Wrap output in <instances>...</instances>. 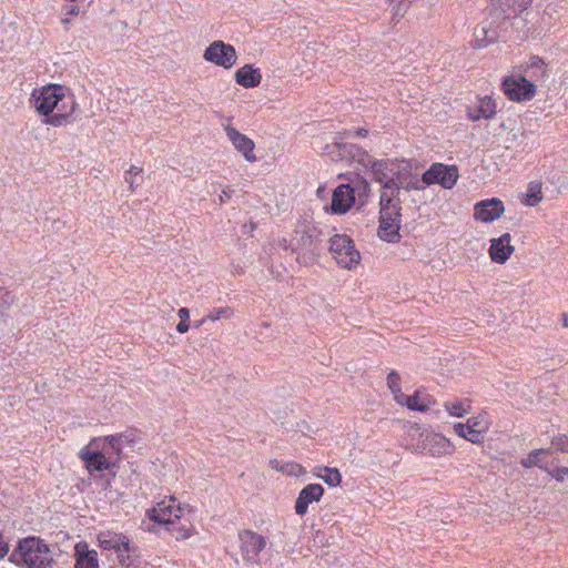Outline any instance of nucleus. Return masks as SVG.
<instances>
[{"instance_id":"1","label":"nucleus","mask_w":568,"mask_h":568,"mask_svg":"<svg viewBox=\"0 0 568 568\" xmlns=\"http://www.w3.org/2000/svg\"><path fill=\"white\" fill-rule=\"evenodd\" d=\"M531 3L532 0H491L486 18L474 30V48L483 49L506 39L509 27L516 29V39L526 38V21L519 14Z\"/></svg>"},{"instance_id":"2","label":"nucleus","mask_w":568,"mask_h":568,"mask_svg":"<svg viewBox=\"0 0 568 568\" xmlns=\"http://www.w3.org/2000/svg\"><path fill=\"white\" fill-rule=\"evenodd\" d=\"M10 561L24 568H53L55 565L50 546L37 536L19 539Z\"/></svg>"},{"instance_id":"3","label":"nucleus","mask_w":568,"mask_h":568,"mask_svg":"<svg viewBox=\"0 0 568 568\" xmlns=\"http://www.w3.org/2000/svg\"><path fill=\"white\" fill-rule=\"evenodd\" d=\"M30 102L41 115H49L60 106L65 109L68 104H71V110H75L78 105L74 95L69 93L68 89L61 84H47L40 89H34Z\"/></svg>"},{"instance_id":"4","label":"nucleus","mask_w":568,"mask_h":568,"mask_svg":"<svg viewBox=\"0 0 568 568\" xmlns=\"http://www.w3.org/2000/svg\"><path fill=\"white\" fill-rule=\"evenodd\" d=\"M97 541L102 550L114 551L122 567L131 568L138 565L140 548L125 534L103 530L97 535Z\"/></svg>"},{"instance_id":"5","label":"nucleus","mask_w":568,"mask_h":568,"mask_svg":"<svg viewBox=\"0 0 568 568\" xmlns=\"http://www.w3.org/2000/svg\"><path fill=\"white\" fill-rule=\"evenodd\" d=\"M329 252L336 263L346 270L355 268L361 262L354 241L346 234H335L329 239Z\"/></svg>"},{"instance_id":"6","label":"nucleus","mask_w":568,"mask_h":568,"mask_svg":"<svg viewBox=\"0 0 568 568\" xmlns=\"http://www.w3.org/2000/svg\"><path fill=\"white\" fill-rule=\"evenodd\" d=\"M323 154L333 162H356L361 166L369 162V153L353 143L335 141L331 144H326Z\"/></svg>"},{"instance_id":"7","label":"nucleus","mask_w":568,"mask_h":568,"mask_svg":"<svg viewBox=\"0 0 568 568\" xmlns=\"http://www.w3.org/2000/svg\"><path fill=\"white\" fill-rule=\"evenodd\" d=\"M503 91L510 101L527 102L535 98L537 85L526 77L508 75L503 80Z\"/></svg>"},{"instance_id":"8","label":"nucleus","mask_w":568,"mask_h":568,"mask_svg":"<svg viewBox=\"0 0 568 568\" xmlns=\"http://www.w3.org/2000/svg\"><path fill=\"white\" fill-rule=\"evenodd\" d=\"M458 170L456 165H446L443 163H433L422 175V184H439L444 189H453L458 180Z\"/></svg>"},{"instance_id":"9","label":"nucleus","mask_w":568,"mask_h":568,"mask_svg":"<svg viewBox=\"0 0 568 568\" xmlns=\"http://www.w3.org/2000/svg\"><path fill=\"white\" fill-rule=\"evenodd\" d=\"M490 425L489 416L487 413L473 416L467 419L466 424L456 423L454 425L455 433L471 442L473 444H479L484 439V435L488 432Z\"/></svg>"},{"instance_id":"10","label":"nucleus","mask_w":568,"mask_h":568,"mask_svg":"<svg viewBox=\"0 0 568 568\" xmlns=\"http://www.w3.org/2000/svg\"><path fill=\"white\" fill-rule=\"evenodd\" d=\"M80 458L91 475L104 470H108L113 477L116 475V469L119 468L116 466V457H106L90 445L81 449Z\"/></svg>"},{"instance_id":"11","label":"nucleus","mask_w":568,"mask_h":568,"mask_svg":"<svg viewBox=\"0 0 568 568\" xmlns=\"http://www.w3.org/2000/svg\"><path fill=\"white\" fill-rule=\"evenodd\" d=\"M176 498L170 497L159 501L153 508L148 509L146 517L160 525H174L176 519L183 516L184 507L176 505Z\"/></svg>"},{"instance_id":"12","label":"nucleus","mask_w":568,"mask_h":568,"mask_svg":"<svg viewBox=\"0 0 568 568\" xmlns=\"http://www.w3.org/2000/svg\"><path fill=\"white\" fill-rule=\"evenodd\" d=\"M203 58L215 65L230 69L236 63L237 54L232 44L216 40L205 49Z\"/></svg>"},{"instance_id":"13","label":"nucleus","mask_w":568,"mask_h":568,"mask_svg":"<svg viewBox=\"0 0 568 568\" xmlns=\"http://www.w3.org/2000/svg\"><path fill=\"white\" fill-rule=\"evenodd\" d=\"M241 552L243 559L251 564H257L260 552L265 548L266 541L263 536L253 530H243L239 534Z\"/></svg>"},{"instance_id":"14","label":"nucleus","mask_w":568,"mask_h":568,"mask_svg":"<svg viewBox=\"0 0 568 568\" xmlns=\"http://www.w3.org/2000/svg\"><path fill=\"white\" fill-rule=\"evenodd\" d=\"M394 169L395 170L393 171L392 180L395 182V184H397L399 190H424L422 178H418L417 174H413L412 164L409 161L397 159V165H394Z\"/></svg>"},{"instance_id":"15","label":"nucleus","mask_w":568,"mask_h":568,"mask_svg":"<svg viewBox=\"0 0 568 568\" xmlns=\"http://www.w3.org/2000/svg\"><path fill=\"white\" fill-rule=\"evenodd\" d=\"M422 440L418 444L420 453L432 457H439L452 450L450 442L438 433L427 432L420 434Z\"/></svg>"},{"instance_id":"16","label":"nucleus","mask_w":568,"mask_h":568,"mask_svg":"<svg viewBox=\"0 0 568 568\" xmlns=\"http://www.w3.org/2000/svg\"><path fill=\"white\" fill-rule=\"evenodd\" d=\"M129 439L126 435L115 434L106 436L103 439H92L89 445L106 457H116V466H119L121 460L122 446Z\"/></svg>"},{"instance_id":"17","label":"nucleus","mask_w":568,"mask_h":568,"mask_svg":"<svg viewBox=\"0 0 568 568\" xmlns=\"http://www.w3.org/2000/svg\"><path fill=\"white\" fill-rule=\"evenodd\" d=\"M505 212V205L497 197L479 201L474 207V219L484 223H491Z\"/></svg>"},{"instance_id":"18","label":"nucleus","mask_w":568,"mask_h":568,"mask_svg":"<svg viewBox=\"0 0 568 568\" xmlns=\"http://www.w3.org/2000/svg\"><path fill=\"white\" fill-rule=\"evenodd\" d=\"M224 131L233 146L244 156L247 162L256 161V155L254 153L255 143L252 139L245 134H242L230 124L224 125Z\"/></svg>"},{"instance_id":"19","label":"nucleus","mask_w":568,"mask_h":568,"mask_svg":"<svg viewBox=\"0 0 568 568\" xmlns=\"http://www.w3.org/2000/svg\"><path fill=\"white\" fill-rule=\"evenodd\" d=\"M496 102L489 95L477 97L474 104L467 105L466 116L470 121L490 120L496 114Z\"/></svg>"},{"instance_id":"20","label":"nucleus","mask_w":568,"mask_h":568,"mask_svg":"<svg viewBox=\"0 0 568 568\" xmlns=\"http://www.w3.org/2000/svg\"><path fill=\"white\" fill-rule=\"evenodd\" d=\"M394 165H397V159L375 160L369 155V162L362 168L371 171L374 181L385 185L393 178Z\"/></svg>"},{"instance_id":"21","label":"nucleus","mask_w":568,"mask_h":568,"mask_svg":"<svg viewBox=\"0 0 568 568\" xmlns=\"http://www.w3.org/2000/svg\"><path fill=\"white\" fill-rule=\"evenodd\" d=\"M354 203V189L351 184H341L333 191L331 211L333 214H345Z\"/></svg>"},{"instance_id":"22","label":"nucleus","mask_w":568,"mask_h":568,"mask_svg":"<svg viewBox=\"0 0 568 568\" xmlns=\"http://www.w3.org/2000/svg\"><path fill=\"white\" fill-rule=\"evenodd\" d=\"M511 235L504 233L497 239L490 240L489 256L494 263L505 264L515 251V247L510 244Z\"/></svg>"},{"instance_id":"23","label":"nucleus","mask_w":568,"mask_h":568,"mask_svg":"<svg viewBox=\"0 0 568 568\" xmlns=\"http://www.w3.org/2000/svg\"><path fill=\"white\" fill-rule=\"evenodd\" d=\"M324 488L321 484H308L300 493L295 500V513L300 516L307 514L308 506L314 501H320L323 497Z\"/></svg>"},{"instance_id":"24","label":"nucleus","mask_w":568,"mask_h":568,"mask_svg":"<svg viewBox=\"0 0 568 568\" xmlns=\"http://www.w3.org/2000/svg\"><path fill=\"white\" fill-rule=\"evenodd\" d=\"M74 566L73 568H99V555L95 549H91L87 541H79L74 546Z\"/></svg>"},{"instance_id":"25","label":"nucleus","mask_w":568,"mask_h":568,"mask_svg":"<svg viewBox=\"0 0 568 568\" xmlns=\"http://www.w3.org/2000/svg\"><path fill=\"white\" fill-rule=\"evenodd\" d=\"M396 402L410 410L425 412L432 405L433 398L424 392L416 390L413 395L399 394Z\"/></svg>"},{"instance_id":"26","label":"nucleus","mask_w":568,"mask_h":568,"mask_svg":"<svg viewBox=\"0 0 568 568\" xmlns=\"http://www.w3.org/2000/svg\"><path fill=\"white\" fill-rule=\"evenodd\" d=\"M317 239L308 232H303L292 252L297 253V260H312L318 250Z\"/></svg>"},{"instance_id":"27","label":"nucleus","mask_w":568,"mask_h":568,"mask_svg":"<svg viewBox=\"0 0 568 568\" xmlns=\"http://www.w3.org/2000/svg\"><path fill=\"white\" fill-rule=\"evenodd\" d=\"M262 74L258 68L245 64L235 72V82L243 88H255L261 83Z\"/></svg>"},{"instance_id":"28","label":"nucleus","mask_w":568,"mask_h":568,"mask_svg":"<svg viewBox=\"0 0 568 568\" xmlns=\"http://www.w3.org/2000/svg\"><path fill=\"white\" fill-rule=\"evenodd\" d=\"M524 73L532 83L544 81L548 77L547 64L540 57L531 55L524 68Z\"/></svg>"},{"instance_id":"29","label":"nucleus","mask_w":568,"mask_h":568,"mask_svg":"<svg viewBox=\"0 0 568 568\" xmlns=\"http://www.w3.org/2000/svg\"><path fill=\"white\" fill-rule=\"evenodd\" d=\"M402 220L397 221H385L379 220L378 226V236L382 241L388 243H396L400 240L399 230H400Z\"/></svg>"},{"instance_id":"30","label":"nucleus","mask_w":568,"mask_h":568,"mask_svg":"<svg viewBox=\"0 0 568 568\" xmlns=\"http://www.w3.org/2000/svg\"><path fill=\"white\" fill-rule=\"evenodd\" d=\"M551 448H539L531 450L527 457L520 460V465L524 468L538 467L542 470H548L549 463L542 458L545 454H549Z\"/></svg>"},{"instance_id":"31","label":"nucleus","mask_w":568,"mask_h":568,"mask_svg":"<svg viewBox=\"0 0 568 568\" xmlns=\"http://www.w3.org/2000/svg\"><path fill=\"white\" fill-rule=\"evenodd\" d=\"M74 110H71V104H68V108L62 109V106L58 108L57 113H50L49 115H44L45 119L43 123L50 124L52 126H62L71 122V118Z\"/></svg>"},{"instance_id":"32","label":"nucleus","mask_w":568,"mask_h":568,"mask_svg":"<svg viewBox=\"0 0 568 568\" xmlns=\"http://www.w3.org/2000/svg\"><path fill=\"white\" fill-rule=\"evenodd\" d=\"M384 203H379V220L385 221H397L402 220V206L400 203L389 204V200L384 197Z\"/></svg>"},{"instance_id":"33","label":"nucleus","mask_w":568,"mask_h":568,"mask_svg":"<svg viewBox=\"0 0 568 568\" xmlns=\"http://www.w3.org/2000/svg\"><path fill=\"white\" fill-rule=\"evenodd\" d=\"M542 200L541 182L531 181L523 200L527 206H536Z\"/></svg>"},{"instance_id":"34","label":"nucleus","mask_w":568,"mask_h":568,"mask_svg":"<svg viewBox=\"0 0 568 568\" xmlns=\"http://www.w3.org/2000/svg\"><path fill=\"white\" fill-rule=\"evenodd\" d=\"M399 191L400 190L397 187V184H395L393 180H389L385 185H382L379 203L385 204L384 197L389 200V204L400 203Z\"/></svg>"},{"instance_id":"35","label":"nucleus","mask_w":568,"mask_h":568,"mask_svg":"<svg viewBox=\"0 0 568 568\" xmlns=\"http://www.w3.org/2000/svg\"><path fill=\"white\" fill-rule=\"evenodd\" d=\"M392 9L393 20H399L405 16L409 7L417 0H386Z\"/></svg>"},{"instance_id":"36","label":"nucleus","mask_w":568,"mask_h":568,"mask_svg":"<svg viewBox=\"0 0 568 568\" xmlns=\"http://www.w3.org/2000/svg\"><path fill=\"white\" fill-rule=\"evenodd\" d=\"M446 410L449 413V415L455 417H464L466 414L469 413L470 405L467 400H456L453 403H445L444 404Z\"/></svg>"},{"instance_id":"37","label":"nucleus","mask_w":568,"mask_h":568,"mask_svg":"<svg viewBox=\"0 0 568 568\" xmlns=\"http://www.w3.org/2000/svg\"><path fill=\"white\" fill-rule=\"evenodd\" d=\"M329 487H337L342 483V475L337 468L324 467L323 474L318 475Z\"/></svg>"},{"instance_id":"38","label":"nucleus","mask_w":568,"mask_h":568,"mask_svg":"<svg viewBox=\"0 0 568 568\" xmlns=\"http://www.w3.org/2000/svg\"><path fill=\"white\" fill-rule=\"evenodd\" d=\"M387 386L393 393L395 400L399 398V394H404L400 387V376L396 371H390L387 375Z\"/></svg>"},{"instance_id":"39","label":"nucleus","mask_w":568,"mask_h":568,"mask_svg":"<svg viewBox=\"0 0 568 568\" xmlns=\"http://www.w3.org/2000/svg\"><path fill=\"white\" fill-rule=\"evenodd\" d=\"M234 314V311L233 308H231L230 306H225V307H219V308H213L207 315H206V318L209 321H219L221 318H230L232 317Z\"/></svg>"},{"instance_id":"40","label":"nucleus","mask_w":568,"mask_h":568,"mask_svg":"<svg viewBox=\"0 0 568 568\" xmlns=\"http://www.w3.org/2000/svg\"><path fill=\"white\" fill-rule=\"evenodd\" d=\"M171 527H168V530L175 534L176 539H186L192 536L194 532V528L192 525L184 526V525H170Z\"/></svg>"},{"instance_id":"41","label":"nucleus","mask_w":568,"mask_h":568,"mask_svg":"<svg viewBox=\"0 0 568 568\" xmlns=\"http://www.w3.org/2000/svg\"><path fill=\"white\" fill-rule=\"evenodd\" d=\"M14 302V296L4 287H0V315H2Z\"/></svg>"},{"instance_id":"42","label":"nucleus","mask_w":568,"mask_h":568,"mask_svg":"<svg viewBox=\"0 0 568 568\" xmlns=\"http://www.w3.org/2000/svg\"><path fill=\"white\" fill-rule=\"evenodd\" d=\"M551 446L559 452L568 453V436L559 434L551 439Z\"/></svg>"},{"instance_id":"43","label":"nucleus","mask_w":568,"mask_h":568,"mask_svg":"<svg viewBox=\"0 0 568 568\" xmlns=\"http://www.w3.org/2000/svg\"><path fill=\"white\" fill-rule=\"evenodd\" d=\"M552 478H555L558 481H564L565 477L568 475V467L561 466V467H555L550 468L548 466V470H546Z\"/></svg>"},{"instance_id":"44","label":"nucleus","mask_w":568,"mask_h":568,"mask_svg":"<svg viewBox=\"0 0 568 568\" xmlns=\"http://www.w3.org/2000/svg\"><path fill=\"white\" fill-rule=\"evenodd\" d=\"M142 172V169L135 165H131V168L125 172L124 180L130 184L131 189L134 184V178Z\"/></svg>"},{"instance_id":"45","label":"nucleus","mask_w":568,"mask_h":568,"mask_svg":"<svg viewBox=\"0 0 568 568\" xmlns=\"http://www.w3.org/2000/svg\"><path fill=\"white\" fill-rule=\"evenodd\" d=\"M344 134L347 138H365L368 134V130L365 128H358L356 130L346 131Z\"/></svg>"},{"instance_id":"46","label":"nucleus","mask_w":568,"mask_h":568,"mask_svg":"<svg viewBox=\"0 0 568 568\" xmlns=\"http://www.w3.org/2000/svg\"><path fill=\"white\" fill-rule=\"evenodd\" d=\"M233 193H234V190L231 186H226L225 189H223L222 193L219 195V203L220 204L226 203L232 197Z\"/></svg>"},{"instance_id":"47","label":"nucleus","mask_w":568,"mask_h":568,"mask_svg":"<svg viewBox=\"0 0 568 568\" xmlns=\"http://www.w3.org/2000/svg\"><path fill=\"white\" fill-rule=\"evenodd\" d=\"M9 552V544L3 539L0 534V559L4 558Z\"/></svg>"},{"instance_id":"48","label":"nucleus","mask_w":568,"mask_h":568,"mask_svg":"<svg viewBox=\"0 0 568 568\" xmlns=\"http://www.w3.org/2000/svg\"><path fill=\"white\" fill-rule=\"evenodd\" d=\"M175 328L180 334H184L190 328V322L189 321H180Z\"/></svg>"},{"instance_id":"49","label":"nucleus","mask_w":568,"mask_h":568,"mask_svg":"<svg viewBox=\"0 0 568 568\" xmlns=\"http://www.w3.org/2000/svg\"><path fill=\"white\" fill-rule=\"evenodd\" d=\"M277 246L283 248V250H291L292 251V247H295V244H293L292 242H288L286 239H281L277 242Z\"/></svg>"},{"instance_id":"50","label":"nucleus","mask_w":568,"mask_h":568,"mask_svg":"<svg viewBox=\"0 0 568 568\" xmlns=\"http://www.w3.org/2000/svg\"><path fill=\"white\" fill-rule=\"evenodd\" d=\"M178 315L180 321H189L190 320V310L187 307H181L178 311Z\"/></svg>"},{"instance_id":"51","label":"nucleus","mask_w":568,"mask_h":568,"mask_svg":"<svg viewBox=\"0 0 568 568\" xmlns=\"http://www.w3.org/2000/svg\"><path fill=\"white\" fill-rule=\"evenodd\" d=\"M80 9L77 4H71L68 7L67 14L77 16L79 14Z\"/></svg>"},{"instance_id":"52","label":"nucleus","mask_w":568,"mask_h":568,"mask_svg":"<svg viewBox=\"0 0 568 568\" xmlns=\"http://www.w3.org/2000/svg\"><path fill=\"white\" fill-rule=\"evenodd\" d=\"M205 321H207L206 316H205V317H203V318H202V320H200V321H196V322L194 323V325H193V326H194L195 328H199V327H201V326L204 324V322H205Z\"/></svg>"},{"instance_id":"53","label":"nucleus","mask_w":568,"mask_h":568,"mask_svg":"<svg viewBox=\"0 0 568 568\" xmlns=\"http://www.w3.org/2000/svg\"><path fill=\"white\" fill-rule=\"evenodd\" d=\"M562 325L568 327V313L562 314Z\"/></svg>"}]
</instances>
